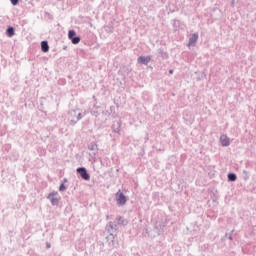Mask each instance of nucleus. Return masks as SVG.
I'll use <instances>...</instances> for the list:
<instances>
[{"instance_id":"nucleus-1","label":"nucleus","mask_w":256,"mask_h":256,"mask_svg":"<svg viewBox=\"0 0 256 256\" xmlns=\"http://www.w3.org/2000/svg\"><path fill=\"white\" fill-rule=\"evenodd\" d=\"M48 199L52 205H59V201H61V197H59V193L57 192L50 193Z\"/></svg>"},{"instance_id":"nucleus-2","label":"nucleus","mask_w":256,"mask_h":256,"mask_svg":"<svg viewBox=\"0 0 256 256\" xmlns=\"http://www.w3.org/2000/svg\"><path fill=\"white\" fill-rule=\"evenodd\" d=\"M75 35V30H70L68 32V39H70L73 43V45H77L78 43H80L81 38L80 37H74Z\"/></svg>"},{"instance_id":"nucleus-3","label":"nucleus","mask_w":256,"mask_h":256,"mask_svg":"<svg viewBox=\"0 0 256 256\" xmlns=\"http://www.w3.org/2000/svg\"><path fill=\"white\" fill-rule=\"evenodd\" d=\"M77 173H79V175L82 177V179H85V181H89V179H91V176H89L85 168H78Z\"/></svg>"},{"instance_id":"nucleus-4","label":"nucleus","mask_w":256,"mask_h":256,"mask_svg":"<svg viewBox=\"0 0 256 256\" xmlns=\"http://www.w3.org/2000/svg\"><path fill=\"white\" fill-rule=\"evenodd\" d=\"M220 143L223 147H229L231 141L229 140V137H227V135L223 134L220 136Z\"/></svg>"},{"instance_id":"nucleus-5","label":"nucleus","mask_w":256,"mask_h":256,"mask_svg":"<svg viewBox=\"0 0 256 256\" xmlns=\"http://www.w3.org/2000/svg\"><path fill=\"white\" fill-rule=\"evenodd\" d=\"M118 198H117V203L118 205H125V203H127V198L125 197V194H123V192H118L117 193Z\"/></svg>"},{"instance_id":"nucleus-6","label":"nucleus","mask_w":256,"mask_h":256,"mask_svg":"<svg viewBox=\"0 0 256 256\" xmlns=\"http://www.w3.org/2000/svg\"><path fill=\"white\" fill-rule=\"evenodd\" d=\"M151 61V56H140L138 57V63H140L141 65H148L149 62Z\"/></svg>"},{"instance_id":"nucleus-7","label":"nucleus","mask_w":256,"mask_h":256,"mask_svg":"<svg viewBox=\"0 0 256 256\" xmlns=\"http://www.w3.org/2000/svg\"><path fill=\"white\" fill-rule=\"evenodd\" d=\"M197 39H199V35L198 34H192L190 39H189V47H191L192 45H195V43H197Z\"/></svg>"},{"instance_id":"nucleus-8","label":"nucleus","mask_w":256,"mask_h":256,"mask_svg":"<svg viewBox=\"0 0 256 256\" xmlns=\"http://www.w3.org/2000/svg\"><path fill=\"white\" fill-rule=\"evenodd\" d=\"M41 49H42L43 53L49 52V44L47 43V41L41 42Z\"/></svg>"},{"instance_id":"nucleus-9","label":"nucleus","mask_w":256,"mask_h":256,"mask_svg":"<svg viewBox=\"0 0 256 256\" xmlns=\"http://www.w3.org/2000/svg\"><path fill=\"white\" fill-rule=\"evenodd\" d=\"M7 35L8 37H13V35H15V30L13 29V27L7 29Z\"/></svg>"},{"instance_id":"nucleus-10","label":"nucleus","mask_w":256,"mask_h":256,"mask_svg":"<svg viewBox=\"0 0 256 256\" xmlns=\"http://www.w3.org/2000/svg\"><path fill=\"white\" fill-rule=\"evenodd\" d=\"M229 181H237V176L235 174H228Z\"/></svg>"},{"instance_id":"nucleus-11","label":"nucleus","mask_w":256,"mask_h":256,"mask_svg":"<svg viewBox=\"0 0 256 256\" xmlns=\"http://www.w3.org/2000/svg\"><path fill=\"white\" fill-rule=\"evenodd\" d=\"M66 187L65 184H61L59 187V191H65Z\"/></svg>"},{"instance_id":"nucleus-12","label":"nucleus","mask_w":256,"mask_h":256,"mask_svg":"<svg viewBox=\"0 0 256 256\" xmlns=\"http://www.w3.org/2000/svg\"><path fill=\"white\" fill-rule=\"evenodd\" d=\"M12 5H17V3H19V0H10Z\"/></svg>"},{"instance_id":"nucleus-13","label":"nucleus","mask_w":256,"mask_h":256,"mask_svg":"<svg viewBox=\"0 0 256 256\" xmlns=\"http://www.w3.org/2000/svg\"><path fill=\"white\" fill-rule=\"evenodd\" d=\"M170 75H173V70H169Z\"/></svg>"}]
</instances>
